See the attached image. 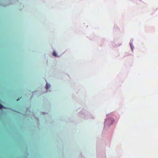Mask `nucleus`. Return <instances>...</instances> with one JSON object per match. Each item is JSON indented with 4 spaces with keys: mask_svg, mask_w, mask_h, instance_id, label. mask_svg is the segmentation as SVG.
Listing matches in <instances>:
<instances>
[{
    "mask_svg": "<svg viewBox=\"0 0 158 158\" xmlns=\"http://www.w3.org/2000/svg\"><path fill=\"white\" fill-rule=\"evenodd\" d=\"M50 87V85H48V84H47L46 85L45 88L47 89H48Z\"/></svg>",
    "mask_w": 158,
    "mask_h": 158,
    "instance_id": "f257e3e1",
    "label": "nucleus"
},
{
    "mask_svg": "<svg viewBox=\"0 0 158 158\" xmlns=\"http://www.w3.org/2000/svg\"><path fill=\"white\" fill-rule=\"evenodd\" d=\"M53 55L55 56H57V55L56 52L54 51L53 52Z\"/></svg>",
    "mask_w": 158,
    "mask_h": 158,
    "instance_id": "f03ea898",
    "label": "nucleus"
},
{
    "mask_svg": "<svg viewBox=\"0 0 158 158\" xmlns=\"http://www.w3.org/2000/svg\"><path fill=\"white\" fill-rule=\"evenodd\" d=\"M3 107V106L1 104H0V109H2Z\"/></svg>",
    "mask_w": 158,
    "mask_h": 158,
    "instance_id": "7ed1b4c3",
    "label": "nucleus"
}]
</instances>
